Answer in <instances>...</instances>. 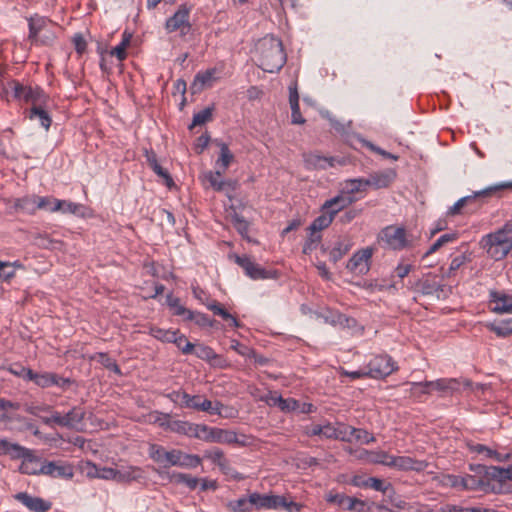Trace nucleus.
<instances>
[{"label": "nucleus", "mask_w": 512, "mask_h": 512, "mask_svg": "<svg viewBox=\"0 0 512 512\" xmlns=\"http://www.w3.org/2000/svg\"><path fill=\"white\" fill-rule=\"evenodd\" d=\"M289 103L291 108V121L293 124H304L305 118L301 115L299 106V94L297 85H291L289 87Z\"/></svg>", "instance_id": "nucleus-27"}, {"label": "nucleus", "mask_w": 512, "mask_h": 512, "mask_svg": "<svg viewBox=\"0 0 512 512\" xmlns=\"http://www.w3.org/2000/svg\"><path fill=\"white\" fill-rule=\"evenodd\" d=\"M461 381L456 378H440L434 381L412 382V389L419 388L420 393L430 394L436 391L440 396H449L459 391Z\"/></svg>", "instance_id": "nucleus-7"}, {"label": "nucleus", "mask_w": 512, "mask_h": 512, "mask_svg": "<svg viewBox=\"0 0 512 512\" xmlns=\"http://www.w3.org/2000/svg\"><path fill=\"white\" fill-rule=\"evenodd\" d=\"M28 375L29 381H33L41 388H49L53 386V380L55 377V373L53 372L36 373L32 370V372H28Z\"/></svg>", "instance_id": "nucleus-36"}, {"label": "nucleus", "mask_w": 512, "mask_h": 512, "mask_svg": "<svg viewBox=\"0 0 512 512\" xmlns=\"http://www.w3.org/2000/svg\"><path fill=\"white\" fill-rule=\"evenodd\" d=\"M14 459H22V463L19 467V471L27 475H36L40 473V462L39 459L34 456L32 450L24 447V451H18L15 454Z\"/></svg>", "instance_id": "nucleus-17"}, {"label": "nucleus", "mask_w": 512, "mask_h": 512, "mask_svg": "<svg viewBox=\"0 0 512 512\" xmlns=\"http://www.w3.org/2000/svg\"><path fill=\"white\" fill-rule=\"evenodd\" d=\"M373 255V248L366 247L358 250L349 259L346 268L352 273L365 275L370 270V261Z\"/></svg>", "instance_id": "nucleus-13"}, {"label": "nucleus", "mask_w": 512, "mask_h": 512, "mask_svg": "<svg viewBox=\"0 0 512 512\" xmlns=\"http://www.w3.org/2000/svg\"><path fill=\"white\" fill-rule=\"evenodd\" d=\"M352 433V440L355 439L363 444H368L375 440L374 436L364 429L355 428L352 430Z\"/></svg>", "instance_id": "nucleus-64"}, {"label": "nucleus", "mask_w": 512, "mask_h": 512, "mask_svg": "<svg viewBox=\"0 0 512 512\" xmlns=\"http://www.w3.org/2000/svg\"><path fill=\"white\" fill-rule=\"evenodd\" d=\"M427 463L424 461H418L409 456H393L391 457L388 467L395 468L398 470H414L422 471L426 468Z\"/></svg>", "instance_id": "nucleus-21"}, {"label": "nucleus", "mask_w": 512, "mask_h": 512, "mask_svg": "<svg viewBox=\"0 0 512 512\" xmlns=\"http://www.w3.org/2000/svg\"><path fill=\"white\" fill-rule=\"evenodd\" d=\"M191 422L184 420H171L169 431L187 436Z\"/></svg>", "instance_id": "nucleus-57"}, {"label": "nucleus", "mask_w": 512, "mask_h": 512, "mask_svg": "<svg viewBox=\"0 0 512 512\" xmlns=\"http://www.w3.org/2000/svg\"><path fill=\"white\" fill-rule=\"evenodd\" d=\"M202 463V458L196 454H189L182 450H178L176 467L185 469L197 468Z\"/></svg>", "instance_id": "nucleus-31"}, {"label": "nucleus", "mask_w": 512, "mask_h": 512, "mask_svg": "<svg viewBox=\"0 0 512 512\" xmlns=\"http://www.w3.org/2000/svg\"><path fill=\"white\" fill-rule=\"evenodd\" d=\"M489 301L490 303H494L495 305L492 308V311L496 314H512V295H508L505 293H500L498 291H490L489 293ZM507 324H512V320H508Z\"/></svg>", "instance_id": "nucleus-20"}, {"label": "nucleus", "mask_w": 512, "mask_h": 512, "mask_svg": "<svg viewBox=\"0 0 512 512\" xmlns=\"http://www.w3.org/2000/svg\"><path fill=\"white\" fill-rule=\"evenodd\" d=\"M353 201H354V199L352 197L337 195V196L325 201L324 204L322 205L321 210L325 211L326 213L331 215L332 218L334 219V217L340 211H342L343 209H345L346 207L351 205Z\"/></svg>", "instance_id": "nucleus-23"}, {"label": "nucleus", "mask_w": 512, "mask_h": 512, "mask_svg": "<svg viewBox=\"0 0 512 512\" xmlns=\"http://www.w3.org/2000/svg\"><path fill=\"white\" fill-rule=\"evenodd\" d=\"M333 220L334 219L331 215L323 211L320 216L313 220V222L307 228V231H316L320 233L323 229L329 227Z\"/></svg>", "instance_id": "nucleus-44"}, {"label": "nucleus", "mask_w": 512, "mask_h": 512, "mask_svg": "<svg viewBox=\"0 0 512 512\" xmlns=\"http://www.w3.org/2000/svg\"><path fill=\"white\" fill-rule=\"evenodd\" d=\"M470 470L474 474L464 476V489L470 491H483L485 493L510 494V489L496 478L492 477V469L498 466L470 465Z\"/></svg>", "instance_id": "nucleus-1"}, {"label": "nucleus", "mask_w": 512, "mask_h": 512, "mask_svg": "<svg viewBox=\"0 0 512 512\" xmlns=\"http://www.w3.org/2000/svg\"><path fill=\"white\" fill-rule=\"evenodd\" d=\"M29 118L31 120L38 119L40 125L45 129L48 130L51 126L52 119L49 116V114L42 109L40 106H33L30 110Z\"/></svg>", "instance_id": "nucleus-40"}, {"label": "nucleus", "mask_w": 512, "mask_h": 512, "mask_svg": "<svg viewBox=\"0 0 512 512\" xmlns=\"http://www.w3.org/2000/svg\"><path fill=\"white\" fill-rule=\"evenodd\" d=\"M178 450L176 448L167 450L158 444H150L148 448V455L155 463L162 465L165 468L175 466L177 463Z\"/></svg>", "instance_id": "nucleus-14"}, {"label": "nucleus", "mask_w": 512, "mask_h": 512, "mask_svg": "<svg viewBox=\"0 0 512 512\" xmlns=\"http://www.w3.org/2000/svg\"><path fill=\"white\" fill-rule=\"evenodd\" d=\"M226 506L230 512H250L253 508L251 494L248 498L242 497L237 500L229 501Z\"/></svg>", "instance_id": "nucleus-41"}, {"label": "nucleus", "mask_w": 512, "mask_h": 512, "mask_svg": "<svg viewBox=\"0 0 512 512\" xmlns=\"http://www.w3.org/2000/svg\"><path fill=\"white\" fill-rule=\"evenodd\" d=\"M419 290L424 295L436 296L440 299L445 296V285L435 274H427L418 282Z\"/></svg>", "instance_id": "nucleus-15"}, {"label": "nucleus", "mask_w": 512, "mask_h": 512, "mask_svg": "<svg viewBox=\"0 0 512 512\" xmlns=\"http://www.w3.org/2000/svg\"><path fill=\"white\" fill-rule=\"evenodd\" d=\"M378 242L387 249L401 251L412 247L413 239L404 226L388 225L381 229L377 237Z\"/></svg>", "instance_id": "nucleus-4"}, {"label": "nucleus", "mask_w": 512, "mask_h": 512, "mask_svg": "<svg viewBox=\"0 0 512 512\" xmlns=\"http://www.w3.org/2000/svg\"><path fill=\"white\" fill-rule=\"evenodd\" d=\"M174 337L176 339L171 340V342L175 343L184 354H190L193 352L194 345L187 340L185 335L180 334L179 331H175Z\"/></svg>", "instance_id": "nucleus-50"}, {"label": "nucleus", "mask_w": 512, "mask_h": 512, "mask_svg": "<svg viewBox=\"0 0 512 512\" xmlns=\"http://www.w3.org/2000/svg\"><path fill=\"white\" fill-rule=\"evenodd\" d=\"M56 28H48V30H44L37 38L32 40V44L35 45H50L56 39Z\"/></svg>", "instance_id": "nucleus-53"}, {"label": "nucleus", "mask_w": 512, "mask_h": 512, "mask_svg": "<svg viewBox=\"0 0 512 512\" xmlns=\"http://www.w3.org/2000/svg\"><path fill=\"white\" fill-rule=\"evenodd\" d=\"M37 210H45L48 212H57V209L54 207L56 206V202L58 199L51 197V196H38L37 195Z\"/></svg>", "instance_id": "nucleus-51"}, {"label": "nucleus", "mask_w": 512, "mask_h": 512, "mask_svg": "<svg viewBox=\"0 0 512 512\" xmlns=\"http://www.w3.org/2000/svg\"><path fill=\"white\" fill-rule=\"evenodd\" d=\"M37 195H25L23 197L17 198L14 202V206L16 209L27 213V214H35L37 211Z\"/></svg>", "instance_id": "nucleus-32"}, {"label": "nucleus", "mask_w": 512, "mask_h": 512, "mask_svg": "<svg viewBox=\"0 0 512 512\" xmlns=\"http://www.w3.org/2000/svg\"><path fill=\"white\" fill-rule=\"evenodd\" d=\"M176 483L186 485L190 490H194L199 484V479L186 473H174L171 476Z\"/></svg>", "instance_id": "nucleus-48"}, {"label": "nucleus", "mask_w": 512, "mask_h": 512, "mask_svg": "<svg viewBox=\"0 0 512 512\" xmlns=\"http://www.w3.org/2000/svg\"><path fill=\"white\" fill-rule=\"evenodd\" d=\"M352 241L349 237H339L329 251L330 260L334 263L338 262L352 247Z\"/></svg>", "instance_id": "nucleus-28"}, {"label": "nucleus", "mask_w": 512, "mask_h": 512, "mask_svg": "<svg viewBox=\"0 0 512 512\" xmlns=\"http://www.w3.org/2000/svg\"><path fill=\"white\" fill-rule=\"evenodd\" d=\"M206 307L211 310L215 315L220 316L223 320L228 321L232 327L238 328L240 327L239 321L230 314L227 310H225L218 302L211 301L206 303Z\"/></svg>", "instance_id": "nucleus-34"}, {"label": "nucleus", "mask_w": 512, "mask_h": 512, "mask_svg": "<svg viewBox=\"0 0 512 512\" xmlns=\"http://www.w3.org/2000/svg\"><path fill=\"white\" fill-rule=\"evenodd\" d=\"M203 458L217 465L223 474L230 476L235 480L243 479V476L231 467L230 461L225 457L224 452L220 448L213 447L211 449H206L203 453Z\"/></svg>", "instance_id": "nucleus-11"}, {"label": "nucleus", "mask_w": 512, "mask_h": 512, "mask_svg": "<svg viewBox=\"0 0 512 512\" xmlns=\"http://www.w3.org/2000/svg\"><path fill=\"white\" fill-rule=\"evenodd\" d=\"M144 471L138 466H121L117 469V482L130 483L143 478Z\"/></svg>", "instance_id": "nucleus-26"}, {"label": "nucleus", "mask_w": 512, "mask_h": 512, "mask_svg": "<svg viewBox=\"0 0 512 512\" xmlns=\"http://www.w3.org/2000/svg\"><path fill=\"white\" fill-rule=\"evenodd\" d=\"M471 261V254L463 252L452 258L448 271L444 274L446 277H451L454 273L460 269L463 265Z\"/></svg>", "instance_id": "nucleus-42"}, {"label": "nucleus", "mask_w": 512, "mask_h": 512, "mask_svg": "<svg viewBox=\"0 0 512 512\" xmlns=\"http://www.w3.org/2000/svg\"><path fill=\"white\" fill-rule=\"evenodd\" d=\"M190 8L183 4L177 11L166 20L165 29L167 32L180 31L181 36H185L191 29L189 22Z\"/></svg>", "instance_id": "nucleus-10"}, {"label": "nucleus", "mask_w": 512, "mask_h": 512, "mask_svg": "<svg viewBox=\"0 0 512 512\" xmlns=\"http://www.w3.org/2000/svg\"><path fill=\"white\" fill-rule=\"evenodd\" d=\"M29 23V35L28 39L30 41L37 38L44 30H48V28H56V25L46 17H41L35 15L30 17L28 20Z\"/></svg>", "instance_id": "nucleus-25"}, {"label": "nucleus", "mask_w": 512, "mask_h": 512, "mask_svg": "<svg viewBox=\"0 0 512 512\" xmlns=\"http://www.w3.org/2000/svg\"><path fill=\"white\" fill-rule=\"evenodd\" d=\"M63 418L65 423L64 427L73 429L83 422L85 411L83 408L75 406L63 415Z\"/></svg>", "instance_id": "nucleus-33"}, {"label": "nucleus", "mask_w": 512, "mask_h": 512, "mask_svg": "<svg viewBox=\"0 0 512 512\" xmlns=\"http://www.w3.org/2000/svg\"><path fill=\"white\" fill-rule=\"evenodd\" d=\"M303 161L305 167L309 170L315 169H326L328 167L334 166L335 159L333 157L322 156L317 153H304Z\"/></svg>", "instance_id": "nucleus-24"}, {"label": "nucleus", "mask_w": 512, "mask_h": 512, "mask_svg": "<svg viewBox=\"0 0 512 512\" xmlns=\"http://www.w3.org/2000/svg\"><path fill=\"white\" fill-rule=\"evenodd\" d=\"M200 401L199 395H190L187 392H185L182 395V401L180 402V406L183 408H190V409H198Z\"/></svg>", "instance_id": "nucleus-62"}, {"label": "nucleus", "mask_w": 512, "mask_h": 512, "mask_svg": "<svg viewBox=\"0 0 512 512\" xmlns=\"http://www.w3.org/2000/svg\"><path fill=\"white\" fill-rule=\"evenodd\" d=\"M467 447L471 453L481 454L485 458L494 459L497 462H505L511 459V453H500L483 444L469 442Z\"/></svg>", "instance_id": "nucleus-22"}, {"label": "nucleus", "mask_w": 512, "mask_h": 512, "mask_svg": "<svg viewBox=\"0 0 512 512\" xmlns=\"http://www.w3.org/2000/svg\"><path fill=\"white\" fill-rule=\"evenodd\" d=\"M259 53V67L268 73L278 72L286 63L282 41L273 35H266L256 44Z\"/></svg>", "instance_id": "nucleus-2"}, {"label": "nucleus", "mask_w": 512, "mask_h": 512, "mask_svg": "<svg viewBox=\"0 0 512 512\" xmlns=\"http://www.w3.org/2000/svg\"><path fill=\"white\" fill-rule=\"evenodd\" d=\"M14 498L23 504L31 512H47L51 508V503L27 492H19Z\"/></svg>", "instance_id": "nucleus-18"}, {"label": "nucleus", "mask_w": 512, "mask_h": 512, "mask_svg": "<svg viewBox=\"0 0 512 512\" xmlns=\"http://www.w3.org/2000/svg\"><path fill=\"white\" fill-rule=\"evenodd\" d=\"M148 423L156 424L164 430H169L171 416L169 413H164L160 411H152L148 415Z\"/></svg>", "instance_id": "nucleus-39"}, {"label": "nucleus", "mask_w": 512, "mask_h": 512, "mask_svg": "<svg viewBox=\"0 0 512 512\" xmlns=\"http://www.w3.org/2000/svg\"><path fill=\"white\" fill-rule=\"evenodd\" d=\"M366 368L370 378L383 379L391 375L397 369V366L389 355L382 354L373 357Z\"/></svg>", "instance_id": "nucleus-9"}, {"label": "nucleus", "mask_w": 512, "mask_h": 512, "mask_svg": "<svg viewBox=\"0 0 512 512\" xmlns=\"http://www.w3.org/2000/svg\"><path fill=\"white\" fill-rule=\"evenodd\" d=\"M506 187H512V182H502L493 186H489L483 190L474 192L472 195L462 197L457 202H455L453 206L450 207L448 213L450 215L459 214L464 206L476 201L484 200L490 197L494 192L503 190Z\"/></svg>", "instance_id": "nucleus-8"}, {"label": "nucleus", "mask_w": 512, "mask_h": 512, "mask_svg": "<svg viewBox=\"0 0 512 512\" xmlns=\"http://www.w3.org/2000/svg\"><path fill=\"white\" fill-rule=\"evenodd\" d=\"M18 451L23 452L24 447L0 438V455H10L14 459Z\"/></svg>", "instance_id": "nucleus-49"}, {"label": "nucleus", "mask_w": 512, "mask_h": 512, "mask_svg": "<svg viewBox=\"0 0 512 512\" xmlns=\"http://www.w3.org/2000/svg\"><path fill=\"white\" fill-rule=\"evenodd\" d=\"M232 224L237 232L243 237L248 239L249 222L238 213L234 212L232 215Z\"/></svg>", "instance_id": "nucleus-46"}, {"label": "nucleus", "mask_w": 512, "mask_h": 512, "mask_svg": "<svg viewBox=\"0 0 512 512\" xmlns=\"http://www.w3.org/2000/svg\"><path fill=\"white\" fill-rule=\"evenodd\" d=\"M215 69H208L204 72L198 73L195 77L194 85L199 83L201 87L211 86L212 82L215 80Z\"/></svg>", "instance_id": "nucleus-55"}, {"label": "nucleus", "mask_w": 512, "mask_h": 512, "mask_svg": "<svg viewBox=\"0 0 512 512\" xmlns=\"http://www.w3.org/2000/svg\"><path fill=\"white\" fill-rule=\"evenodd\" d=\"M322 236L316 231H308L307 239L303 245L302 252L304 254H310L320 244Z\"/></svg>", "instance_id": "nucleus-47"}, {"label": "nucleus", "mask_w": 512, "mask_h": 512, "mask_svg": "<svg viewBox=\"0 0 512 512\" xmlns=\"http://www.w3.org/2000/svg\"><path fill=\"white\" fill-rule=\"evenodd\" d=\"M481 245L496 261L504 259L512 250V222H506L495 232L482 237Z\"/></svg>", "instance_id": "nucleus-3"}, {"label": "nucleus", "mask_w": 512, "mask_h": 512, "mask_svg": "<svg viewBox=\"0 0 512 512\" xmlns=\"http://www.w3.org/2000/svg\"><path fill=\"white\" fill-rule=\"evenodd\" d=\"M40 473L51 477L71 479L74 470L71 464L50 461L41 464Z\"/></svg>", "instance_id": "nucleus-16"}, {"label": "nucleus", "mask_w": 512, "mask_h": 512, "mask_svg": "<svg viewBox=\"0 0 512 512\" xmlns=\"http://www.w3.org/2000/svg\"><path fill=\"white\" fill-rule=\"evenodd\" d=\"M220 156L216 161V165L219 170L225 172L233 160V154L231 153L226 143H220Z\"/></svg>", "instance_id": "nucleus-43"}, {"label": "nucleus", "mask_w": 512, "mask_h": 512, "mask_svg": "<svg viewBox=\"0 0 512 512\" xmlns=\"http://www.w3.org/2000/svg\"><path fill=\"white\" fill-rule=\"evenodd\" d=\"M211 443L238 444L245 446L247 444L246 436L240 437L235 431L214 427L211 435Z\"/></svg>", "instance_id": "nucleus-19"}, {"label": "nucleus", "mask_w": 512, "mask_h": 512, "mask_svg": "<svg viewBox=\"0 0 512 512\" xmlns=\"http://www.w3.org/2000/svg\"><path fill=\"white\" fill-rule=\"evenodd\" d=\"M443 483L452 488L465 490L464 489V476L448 474L443 477Z\"/></svg>", "instance_id": "nucleus-60"}, {"label": "nucleus", "mask_w": 512, "mask_h": 512, "mask_svg": "<svg viewBox=\"0 0 512 512\" xmlns=\"http://www.w3.org/2000/svg\"><path fill=\"white\" fill-rule=\"evenodd\" d=\"M8 89L12 90V96L17 101L32 103L33 106L44 101L45 95L41 88L25 86L16 80L7 83V87H3L2 94L7 97Z\"/></svg>", "instance_id": "nucleus-6"}, {"label": "nucleus", "mask_w": 512, "mask_h": 512, "mask_svg": "<svg viewBox=\"0 0 512 512\" xmlns=\"http://www.w3.org/2000/svg\"><path fill=\"white\" fill-rule=\"evenodd\" d=\"M131 38H132V34L129 33L128 31H124L122 34L121 42L110 51V54L112 56H116V58L119 61H123L124 59H126V57H127L126 49L131 42Z\"/></svg>", "instance_id": "nucleus-38"}, {"label": "nucleus", "mask_w": 512, "mask_h": 512, "mask_svg": "<svg viewBox=\"0 0 512 512\" xmlns=\"http://www.w3.org/2000/svg\"><path fill=\"white\" fill-rule=\"evenodd\" d=\"M233 258L244 270L246 276L252 280L269 279L275 276L273 272L264 269L247 255H234Z\"/></svg>", "instance_id": "nucleus-12"}, {"label": "nucleus", "mask_w": 512, "mask_h": 512, "mask_svg": "<svg viewBox=\"0 0 512 512\" xmlns=\"http://www.w3.org/2000/svg\"><path fill=\"white\" fill-rule=\"evenodd\" d=\"M221 170L209 171L205 174L206 180L209 182L211 187L216 191H223L230 182L223 179Z\"/></svg>", "instance_id": "nucleus-37"}, {"label": "nucleus", "mask_w": 512, "mask_h": 512, "mask_svg": "<svg viewBox=\"0 0 512 512\" xmlns=\"http://www.w3.org/2000/svg\"><path fill=\"white\" fill-rule=\"evenodd\" d=\"M336 429H337L336 430V433H337L336 439L337 440L347 441V442L352 441V435H353L352 430L355 429L354 427L346 425V424L338 423L336 425Z\"/></svg>", "instance_id": "nucleus-58"}, {"label": "nucleus", "mask_w": 512, "mask_h": 512, "mask_svg": "<svg viewBox=\"0 0 512 512\" xmlns=\"http://www.w3.org/2000/svg\"><path fill=\"white\" fill-rule=\"evenodd\" d=\"M166 302L173 315L182 316L186 321L188 320L189 316L192 315V310H189L183 306L178 297H174L173 295L169 294L167 295Z\"/></svg>", "instance_id": "nucleus-35"}, {"label": "nucleus", "mask_w": 512, "mask_h": 512, "mask_svg": "<svg viewBox=\"0 0 512 512\" xmlns=\"http://www.w3.org/2000/svg\"><path fill=\"white\" fill-rule=\"evenodd\" d=\"M187 321H194L200 327L213 326V320H211L206 314L201 312L192 311V315L189 316Z\"/></svg>", "instance_id": "nucleus-61"}, {"label": "nucleus", "mask_w": 512, "mask_h": 512, "mask_svg": "<svg viewBox=\"0 0 512 512\" xmlns=\"http://www.w3.org/2000/svg\"><path fill=\"white\" fill-rule=\"evenodd\" d=\"M57 212H61L63 214H72L83 217L85 215V207L82 204L75 203L68 200H59L56 202Z\"/></svg>", "instance_id": "nucleus-30"}, {"label": "nucleus", "mask_w": 512, "mask_h": 512, "mask_svg": "<svg viewBox=\"0 0 512 512\" xmlns=\"http://www.w3.org/2000/svg\"><path fill=\"white\" fill-rule=\"evenodd\" d=\"M92 359H97L101 364H103L106 368L112 370L113 372L119 374L120 368L117 363L109 357L107 353L99 352Z\"/></svg>", "instance_id": "nucleus-54"}, {"label": "nucleus", "mask_w": 512, "mask_h": 512, "mask_svg": "<svg viewBox=\"0 0 512 512\" xmlns=\"http://www.w3.org/2000/svg\"><path fill=\"white\" fill-rule=\"evenodd\" d=\"M391 457L392 455L385 451H375L370 453L369 460L374 464H382L388 467Z\"/></svg>", "instance_id": "nucleus-63"}, {"label": "nucleus", "mask_w": 512, "mask_h": 512, "mask_svg": "<svg viewBox=\"0 0 512 512\" xmlns=\"http://www.w3.org/2000/svg\"><path fill=\"white\" fill-rule=\"evenodd\" d=\"M251 502L256 510L283 508L288 512H300L302 507L294 501H288L284 496L259 494L257 492L251 493Z\"/></svg>", "instance_id": "nucleus-5"}, {"label": "nucleus", "mask_w": 512, "mask_h": 512, "mask_svg": "<svg viewBox=\"0 0 512 512\" xmlns=\"http://www.w3.org/2000/svg\"><path fill=\"white\" fill-rule=\"evenodd\" d=\"M346 186L348 188V192L354 194L369 187V182L367 178L349 179L346 181Z\"/></svg>", "instance_id": "nucleus-52"}, {"label": "nucleus", "mask_w": 512, "mask_h": 512, "mask_svg": "<svg viewBox=\"0 0 512 512\" xmlns=\"http://www.w3.org/2000/svg\"><path fill=\"white\" fill-rule=\"evenodd\" d=\"M395 178V172L392 170L386 172H379L370 175L367 180L369 182V187H373L374 189H382L388 187Z\"/></svg>", "instance_id": "nucleus-29"}, {"label": "nucleus", "mask_w": 512, "mask_h": 512, "mask_svg": "<svg viewBox=\"0 0 512 512\" xmlns=\"http://www.w3.org/2000/svg\"><path fill=\"white\" fill-rule=\"evenodd\" d=\"M212 111H213L212 107H206L203 110L195 113L194 116H193V121H192L191 127L198 126V125H203L206 122H208L209 120H211V118H212Z\"/></svg>", "instance_id": "nucleus-56"}, {"label": "nucleus", "mask_w": 512, "mask_h": 512, "mask_svg": "<svg viewBox=\"0 0 512 512\" xmlns=\"http://www.w3.org/2000/svg\"><path fill=\"white\" fill-rule=\"evenodd\" d=\"M457 235L455 233H447L441 235L430 247L429 249L423 254V258L428 257L429 255L435 253L439 248H441L443 245L453 242L456 240Z\"/></svg>", "instance_id": "nucleus-45"}, {"label": "nucleus", "mask_w": 512, "mask_h": 512, "mask_svg": "<svg viewBox=\"0 0 512 512\" xmlns=\"http://www.w3.org/2000/svg\"><path fill=\"white\" fill-rule=\"evenodd\" d=\"M195 354L197 357L208 362H212L213 360L218 358V355L215 353V351L211 347L205 345L198 346L196 348Z\"/></svg>", "instance_id": "nucleus-59"}]
</instances>
